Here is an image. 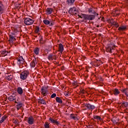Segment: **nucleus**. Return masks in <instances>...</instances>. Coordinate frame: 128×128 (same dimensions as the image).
I'll return each mask as SVG.
<instances>
[{"label":"nucleus","instance_id":"1","mask_svg":"<svg viewBox=\"0 0 128 128\" xmlns=\"http://www.w3.org/2000/svg\"><path fill=\"white\" fill-rule=\"evenodd\" d=\"M78 16L80 18H84V20H85V22H88V24H92V21L96 18V16L90 14H82L81 15L78 14Z\"/></svg>","mask_w":128,"mask_h":128},{"label":"nucleus","instance_id":"2","mask_svg":"<svg viewBox=\"0 0 128 128\" xmlns=\"http://www.w3.org/2000/svg\"><path fill=\"white\" fill-rule=\"evenodd\" d=\"M30 75V71L28 70H26L23 71L20 74V78L22 80H26L28 77Z\"/></svg>","mask_w":128,"mask_h":128},{"label":"nucleus","instance_id":"3","mask_svg":"<svg viewBox=\"0 0 128 128\" xmlns=\"http://www.w3.org/2000/svg\"><path fill=\"white\" fill-rule=\"evenodd\" d=\"M34 22V18L32 17L30 18H26L24 20V24L26 26H32Z\"/></svg>","mask_w":128,"mask_h":128},{"label":"nucleus","instance_id":"4","mask_svg":"<svg viewBox=\"0 0 128 128\" xmlns=\"http://www.w3.org/2000/svg\"><path fill=\"white\" fill-rule=\"evenodd\" d=\"M48 86H43L41 88V94H42L43 96H46L48 95Z\"/></svg>","mask_w":128,"mask_h":128},{"label":"nucleus","instance_id":"5","mask_svg":"<svg viewBox=\"0 0 128 128\" xmlns=\"http://www.w3.org/2000/svg\"><path fill=\"white\" fill-rule=\"evenodd\" d=\"M68 13L72 16H74V14H78V10L76 7L71 8L68 10Z\"/></svg>","mask_w":128,"mask_h":128},{"label":"nucleus","instance_id":"6","mask_svg":"<svg viewBox=\"0 0 128 128\" xmlns=\"http://www.w3.org/2000/svg\"><path fill=\"white\" fill-rule=\"evenodd\" d=\"M48 60H50L51 62H52L54 60H56V56L54 54H48Z\"/></svg>","mask_w":128,"mask_h":128},{"label":"nucleus","instance_id":"7","mask_svg":"<svg viewBox=\"0 0 128 128\" xmlns=\"http://www.w3.org/2000/svg\"><path fill=\"white\" fill-rule=\"evenodd\" d=\"M16 34L14 33H12L11 34H9V42H14V40H16Z\"/></svg>","mask_w":128,"mask_h":128},{"label":"nucleus","instance_id":"8","mask_svg":"<svg viewBox=\"0 0 128 128\" xmlns=\"http://www.w3.org/2000/svg\"><path fill=\"white\" fill-rule=\"evenodd\" d=\"M83 106H86L88 110H94V108H96V106H94V105H92L90 104H84Z\"/></svg>","mask_w":128,"mask_h":128},{"label":"nucleus","instance_id":"9","mask_svg":"<svg viewBox=\"0 0 128 128\" xmlns=\"http://www.w3.org/2000/svg\"><path fill=\"white\" fill-rule=\"evenodd\" d=\"M14 102L15 104H17L16 105L17 110H20V108H22V106H24V104L16 101H15Z\"/></svg>","mask_w":128,"mask_h":128},{"label":"nucleus","instance_id":"10","mask_svg":"<svg viewBox=\"0 0 128 128\" xmlns=\"http://www.w3.org/2000/svg\"><path fill=\"white\" fill-rule=\"evenodd\" d=\"M64 50V45L60 43L58 44V52H60L61 54H62Z\"/></svg>","mask_w":128,"mask_h":128},{"label":"nucleus","instance_id":"11","mask_svg":"<svg viewBox=\"0 0 128 128\" xmlns=\"http://www.w3.org/2000/svg\"><path fill=\"white\" fill-rule=\"evenodd\" d=\"M88 12L89 14H93V16H98V14L96 13V11H94V9L92 8H88Z\"/></svg>","mask_w":128,"mask_h":128},{"label":"nucleus","instance_id":"12","mask_svg":"<svg viewBox=\"0 0 128 128\" xmlns=\"http://www.w3.org/2000/svg\"><path fill=\"white\" fill-rule=\"evenodd\" d=\"M118 30L119 32H126V30H128V26H120L118 28Z\"/></svg>","mask_w":128,"mask_h":128},{"label":"nucleus","instance_id":"13","mask_svg":"<svg viewBox=\"0 0 128 128\" xmlns=\"http://www.w3.org/2000/svg\"><path fill=\"white\" fill-rule=\"evenodd\" d=\"M27 122L28 124H34V117H32V116H30L28 118Z\"/></svg>","mask_w":128,"mask_h":128},{"label":"nucleus","instance_id":"14","mask_svg":"<svg viewBox=\"0 0 128 128\" xmlns=\"http://www.w3.org/2000/svg\"><path fill=\"white\" fill-rule=\"evenodd\" d=\"M49 120H50V122H52V124H56V126H58L59 124H60V122H58V120H54L52 119V118H49Z\"/></svg>","mask_w":128,"mask_h":128},{"label":"nucleus","instance_id":"15","mask_svg":"<svg viewBox=\"0 0 128 128\" xmlns=\"http://www.w3.org/2000/svg\"><path fill=\"white\" fill-rule=\"evenodd\" d=\"M0 56H8V51H6V50H2L0 52Z\"/></svg>","mask_w":128,"mask_h":128},{"label":"nucleus","instance_id":"16","mask_svg":"<svg viewBox=\"0 0 128 128\" xmlns=\"http://www.w3.org/2000/svg\"><path fill=\"white\" fill-rule=\"evenodd\" d=\"M36 59L34 58V60H32L30 65L31 68H34V66H36Z\"/></svg>","mask_w":128,"mask_h":128},{"label":"nucleus","instance_id":"17","mask_svg":"<svg viewBox=\"0 0 128 128\" xmlns=\"http://www.w3.org/2000/svg\"><path fill=\"white\" fill-rule=\"evenodd\" d=\"M70 120H78V117H76V114H72L70 115Z\"/></svg>","mask_w":128,"mask_h":128},{"label":"nucleus","instance_id":"18","mask_svg":"<svg viewBox=\"0 0 128 128\" xmlns=\"http://www.w3.org/2000/svg\"><path fill=\"white\" fill-rule=\"evenodd\" d=\"M17 92L18 94H20L22 96L24 92V90L22 88L18 87L17 88Z\"/></svg>","mask_w":128,"mask_h":128},{"label":"nucleus","instance_id":"19","mask_svg":"<svg viewBox=\"0 0 128 128\" xmlns=\"http://www.w3.org/2000/svg\"><path fill=\"white\" fill-rule=\"evenodd\" d=\"M53 9L52 8H47L46 12V14H52V12Z\"/></svg>","mask_w":128,"mask_h":128},{"label":"nucleus","instance_id":"20","mask_svg":"<svg viewBox=\"0 0 128 128\" xmlns=\"http://www.w3.org/2000/svg\"><path fill=\"white\" fill-rule=\"evenodd\" d=\"M4 8L2 3V2H0V14H4Z\"/></svg>","mask_w":128,"mask_h":128},{"label":"nucleus","instance_id":"21","mask_svg":"<svg viewBox=\"0 0 128 128\" xmlns=\"http://www.w3.org/2000/svg\"><path fill=\"white\" fill-rule=\"evenodd\" d=\"M76 0H66L67 4L69 6H72L74 4Z\"/></svg>","mask_w":128,"mask_h":128},{"label":"nucleus","instance_id":"22","mask_svg":"<svg viewBox=\"0 0 128 128\" xmlns=\"http://www.w3.org/2000/svg\"><path fill=\"white\" fill-rule=\"evenodd\" d=\"M16 60L18 64L20 65V64L22 62H24V58H22V56H20Z\"/></svg>","mask_w":128,"mask_h":128},{"label":"nucleus","instance_id":"23","mask_svg":"<svg viewBox=\"0 0 128 128\" xmlns=\"http://www.w3.org/2000/svg\"><path fill=\"white\" fill-rule=\"evenodd\" d=\"M38 104H46V102L44 99H38Z\"/></svg>","mask_w":128,"mask_h":128},{"label":"nucleus","instance_id":"24","mask_svg":"<svg viewBox=\"0 0 128 128\" xmlns=\"http://www.w3.org/2000/svg\"><path fill=\"white\" fill-rule=\"evenodd\" d=\"M8 100L10 102H14L16 100V96L11 95L8 98Z\"/></svg>","mask_w":128,"mask_h":128},{"label":"nucleus","instance_id":"25","mask_svg":"<svg viewBox=\"0 0 128 128\" xmlns=\"http://www.w3.org/2000/svg\"><path fill=\"white\" fill-rule=\"evenodd\" d=\"M114 94V96H118V94H120V90L118 88H115L113 90Z\"/></svg>","mask_w":128,"mask_h":128},{"label":"nucleus","instance_id":"26","mask_svg":"<svg viewBox=\"0 0 128 128\" xmlns=\"http://www.w3.org/2000/svg\"><path fill=\"white\" fill-rule=\"evenodd\" d=\"M121 106L122 108H128V102H123L121 104Z\"/></svg>","mask_w":128,"mask_h":128},{"label":"nucleus","instance_id":"27","mask_svg":"<svg viewBox=\"0 0 128 128\" xmlns=\"http://www.w3.org/2000/svg\"><path fill=\"white\" fill-rule=\"evenodd\" d=\"M5 78L7 80H12V78H14V76L10 74V75H8V76H6Z\"/></svg>","mask_w":128,"mask_h":128},{"label":"nucleus","instance_id":"28","mask_svg":"<svg viewBox=\"0 0 128 128\" xmlns=\"http://www.w3.org/2000/svg\"><path fill=\"white\" fill-rule=\"evenodd\" d=\"M93 118L94 120H100V122H102V119L100 117V116H94Z\"/></svg>","mask_w":128,"mask_h":128},{"label":"nucleus","instance_id":"29","mask_svg":"<svg viewBox=\"0 0 128 128\" xmlns=\"http://www.w3.org/2000/svg\"><path fill=\"white\" fill-rule=\"evenodd\" d=\"M34 54H36V56H38V52H40V48H34Z\"/></svg>","mask_w":128,"mask_h":128},{"label":"nucleus","instance_id":"30","mask_svg":"<svg viewBox=\"0 0 128 128\" xmlns=\"http://www.w3.org/2000/svg\"><path fill=\"white\" fill-rule=\"evenodd\" d=\"M56 102H58V104H62V100L60 97H56Z\"/></svg>","mask_w":128,"mask_h":128},{"label":"nucleus","instance_id":"31","mask_svg":"<svg viewBox=\"0 0 128 128\" xmlns=\"http://www.w3.org/2000/svg\"><path fill=\"white\" fill-rule=\"evenodd\" d=\"M114 14L115 16H120V10H115V11L114 12Z\"/></svg>","mask_w":128,"mask_h":128},{"label":"nucleus","instance_id":"32","mask_svg":"<svg viewBox=\"0 0 128 128\" xmlns=\"http://www.w3.org/2000/svg\"><path fill=\"white\" fill-rule=\"evenodd\" d=\"M40 32V26H36L34 28L35 34H38Z\"/></svg>","mask_w":128,"mask_h":128},{"label":"nucleus","instance_id":"33","mask_svg":"<svg viewBox=\"0 0 128 128\" xmlns=\"http://www.w3.org/2000/svg\"><path fill=\"white\" fill-rule=\"evenodd\" d=\"M6 118H8L6 116H4L0 120V124H2V122H4V120H6Z\"/></svg>","mask_w":128,"mask_h":128},{"label":"nucleus","instance_id":"34","mask_svg":"<svg viewBox=\"0 0 128 128\" xmlns=\"http://www.w3.org/2000/svg\"><path fill=\"white\" fill-rule=\"evenodd\" d=\"M110 22L111 23V24L112 26H116V24H118V22H116L115 21H114V19L112 18L110 20Z\"/></svg>","mask_w":128,"mask_h":128},{"label":"nucleus","instance_id":"35","mask_svg":"<svg viewBox=\"0 0 128 128\" xmlns=\"http://www.w3.org/2000/svg\"><path fill=\"white\" fill-rule=\"evenodd\" d=\"M126 90H128L127 88L124 89V90H121V92H124V94H125L126 96H127V98H128V92Z\"/></svg>","mask_w":128,"mask_h":128},{"label":"nucleus","instance_id":"36","mask_svg":"<svg viewBox=\"0 0 128 128\" xmlns=\"http://www.w3.org/2000/svg\"><path fill=\"white\" fill-rule=\"evenodd\" d=\"M44 128H50V124L48 122H46L44 124Z\"/></svg>","mask_w":128,"mask_h":128},{"label":"nucleus","instance_id":"37","mask_svg":"<svg viewBox=\"0 0 128 128\" xmlns=\"http://www.w3.org/2000/svg\"><path fill=\"white\" fill-rule=\"evenodd\" d=\"M106 52H110L112 53V48L110 46H108L106 49Z\"/></svg>","mask_w":128,"mask_h":128},{"label":"nucleus","instance_id":"38","mask_svg":"<svg viewBox=\"0 0 128 128\" xmlns=\"http://www.w3.org/2000/svg\"><path fill=\"white\" fill-rule=\"evenodd\" d=\"M43 22H44V24H50V21L48 20H44Z\"/></svg>","mask_w":128,"mask_h":128},{"label":"nucleus","instance_id":"39","mask_svg":"<svg viewBox=\"0 0 128 128\" xmlns=\"http://www.w3.org/2000/svg\"><path fill=\"white\" fill-rule=\"evenodd\" d=\"M13 124H16V126H20V122H18L16 121V120H14L13 121Z\"/></svg>","mask_w":128,"mask_h":128},{"label":"nucleus","instance_id":"40","mask_svg":"<svg viewBox=\"0 0 128 128\" xmlns=\"http://www.w3.org/2000/svg\"><path fill=\"white\" fill-rule=\"evenodd\" d=\"M56 93H54L52 94L51 98H56Z\"/></svg>","mask_w":128,"mask_h":128},{"label":"nucleus","instance_id":"41","mask_svg":"<svg viewBox=\"0 0 128 128\" xmlns=\"http://www.w3.org/2000/svg\"><path fill=\"white\" fill-rule=\"evenodd\" d=\"M86 92V91H85L84 89H81V90H80V92L81 94H84V92Z\"/></svg>","mask_w":128,"mask_h":128},{"label":"nucleus","instance_id":"42","mask_svg":"<svg viewBox=\"0 0 128 128\" xmlns=\"http://www.w3.org/2000/svg\"><path fill=\"white\" fill-rule=\"evenodd\" d=\"M115 26L116 28H118V26H120V24H118V23L117 22V24H115Z\"/></svg>","mask_w":128,"mask_h":128},{"label":"nucleus","instance_id":"43","mask_svg":"<svg viewBox=\"0 0 128 128\" xmlns=\"http://www.w3.org/2000/svg\"><path fill=\"white\" fill-rule=\"evenodd\" d=\"M14 34H16V33L18 32V30L14 28Z\"/></svg>","mask_w":128,"mask_h":128},{"label":"nucleus","instance_id":"44","mask_svg":"<svg viewBox=\"0 0 128 128\" xmlns=\"http://www.w3.org/2000/svg\"><path fill=\"white\" fill-rule=\"evenodd\" d=\"M100 82H104V79H102V78H100Z\"/></svg>","mask_w":128,"mask_h":128},{"label":"nucleus","instance_id":"45","mask_svg":"<svg viewBox=\"0 0 128 128\" xmlns=\"http://www.w3.org/2000/svg\"><path fill=\"white\" fill-rule=\"evenodd\" d=\"M16 8H18V10H20V6H16Z\"/></svg>","mask_w":128,"mask_h":128},{"label":"nucleus","instance_id":"46","mask_svg":"<svg viewBox=\"0 0 128 128\" xmlns=\"http://www.w3.org/2000/svg\"><path fill=\"white\" fill-rule=\"evenodd\" d=\"M85 78H88V75H86V76H85Z\"/></svg>","mask_w":128,"mask_h":128},{"label":"nucleus","instance_id":"47","mask_svg":"<svg viewBox=\"0 0 128 128\" xmlns=\"http://www.w3.org/2000/svg\"><path fill=\"white\" fill-rule=\"evenodd\" d=\"M65 96H68V93H66V94H65Z\"/></svg>","mask_w":128,"mask_h":128},{"label":"nucleus","instance_id":"48","mask_svg":"<svg viewBox=\"0 0 128 128\" xmlns=\"http://www.w3.org/2000/svg\"><path fill=\"white\" fill-rule=\"evenodd\" d=\"M96 28H100V25H97Z\"/></svg>","mask_w":128,"mask_h":128},{"label":"nucleus","instance_id":"49","mask_svg":"<svg viewBox=\"0 0 128 128\" xmlns=\"http://www.w3.org/2000/svg\"><path fill=\"white\" fill-rule=\"evenodd\" d=\"M50 26H54V24L51 23V24H50Z\"/></svg>","mask_w":128,"mask_h":128},{"label":"nucleus","instance_id":"50","mask_svg":"<svg viewBox=\"0 0 128 128\" xmlns=\"http://www.w3.org/2000/svg\"><path fill=\"white\" fill-rule=\"evenodd\" d=\"M2 118V114H0V118Z\"/></svg>","mask_w":128,"mask_h":128},{"label":"nucleus","instance_id":"51","mask_svg":"<svg viewBox=\"0 0 128 128\" xmlns=\"http://www.w3.org/2000/svg\"><path fill=\"white\" fill-rule=\"evenodd\" d=\"M97 66H100V64H98V65H97Z\"/></svg>","mask_w":128,"mask_h":128},{"label":"nucleus","instance_id":"52","mask_svg":"<svg viewBox=\"0 0 128 128\" xmlns=\"http://www.w3.org/2000/svg\"><path fill=\"white\" fill-rule=\"evenodd\" d=\"M56 64H58V62H56Z\"/></svg>","mask_w":128,"mask_h":128},{"label":"nucleus","instance_id":"53","mask_svg":"<svg viewBox=\"0 0 128 128\" xmlns=\"http://www.w3.org/2000/svg\"><path fill=\"white\" fill-rule=\"evenodd\" d=\"M58 42H60V40H58Z\"/></svg>","mask_w":128,"mask_h":128},{"label":"nucleus","instance_id":"54","mask_svg":"<svg viewBox=\"0 0 128 128\" xmlns=\"http://www.w3.org/2000/svg\"><path fill=\"white\" fill-rule=\"evenodd\" d=\"M99 36H100L101 34H99Z\"/></svg>","mask_w":128,"mask_h":128},{"label":"nucleus","instance_id":"55","mask_svg":"<svg viewBox=\"0 0 128 128\" xmlns=\"http://www.w3.org/2000/svg\"><path fill=\"white\" fill-rule=\"evenodd\" d=\"M126 110H128V108H126Z\"/></svg>","mask_w":128,"mask_h":128},{"label":"nucleus","instance_id":"56","mask_svg":"<svg viewBox=\"0 0 128 128\" xmlns=\"http://www.w3.org/2000/svg\"><path fill=\"white\" fill-rule=\"evenodd\" d=\"M42 40V38H41V40Z\"/></svg>","mask_w":128,"mask_h":128},{"label":"nucleus","instance_id":"57","mask_svg":"<svg viewBox=\"0 0 128 128\" xmlns=\"http://www.w3.org/2000/svg\"><path fill=\"white\" fill-rule=\"evenodd\" d=\"M94 76H96V75H94Z\"/></svg>","mask_w":128,"mask_h":128}]
</instances>
